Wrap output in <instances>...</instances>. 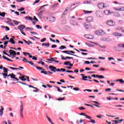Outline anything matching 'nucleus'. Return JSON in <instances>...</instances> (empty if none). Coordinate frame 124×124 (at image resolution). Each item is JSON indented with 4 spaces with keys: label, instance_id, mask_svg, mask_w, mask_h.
Masks as SVG:
<instances>
[{
    "label": "nucleus",
    "instance_id": "obj_1",
    "mask_svg": "<svg viewBox=\"0 0 124 124\" xmlns=\"http://www.w3.org/2000/svg\"><path fill=\"white\" fill-rule=\"evenodd\" d=\"M23 111H24V104H23V102H21V105L20 106L19 108V114H20V117L21 118V119H23L24 118V114H23Z\"/></svg>",
    "mask_w": 124,
    "mask_h": 124
},
{
    "label": "nucleus",
    "instance_id": "obj_2",
    "mask_svg": "<svg viewBox=\"0 0 124 124\" xmlns=\"http://www.w3.org/2000/svg\"><path fill=\"white\" fill-rule=\"evenodd\" d=\"M95 34H97V35H104V34H106V33L103 30H99L95 31Z\"/></svg>",
    "mask_w": 124,
    "mask_h": 124
},
{
    "label": "nucleus",
    "instance_id": "obj_3",
    "mask_svg": "<svg viewBox=\"0 0 124 124\" xmlns=\"http://www.w3.org/2000/svg\"><path fill=\"white\" fill-rule=\"evenodd\" d=\"M25 28H26V26H25L24 25H21L17 27V29L20 31L21 33L22 34H23V35H26V33H24L23 32Z\"/></svg>",
    "mask_w": 124,
    "mask_h": 124
},
{
    "label": "nucleus",
    "instance_id": "obj_4",
    "mask_svg": "<svg viewBox=\"0 0 124 124\" xmlns=\"http://www.w3.org/2000/svg\"><path fill=\"white\" fill-rule=\"evenodd\" d=\"M62 53H64L65 54H67L68 55H72V56H74L75 57H78V56L75 54H75V52H74V51H73L64 50L62 51ZM70 53H72V54Z\"/></svg>",
    "mask_w": 124,
    "mask_h": 124
},
{
    "label": "nucleus",
    "instance_id": "obj_5",
    "mask_svg": "<svg viewBox=\"0 0 124 124\" xmlns=\"http://www.w3.org/2000/svg\"><path fill=\"white\" fill-rule=\"evenodd\" d=\"M106 24L110 27H113V26H115V22L113 20H108L106 22Z\"/></svg>",
    "mask_w": 124,
    "mask_h": 124
},
{
    "label": "nucleus",
    "instance_id": "obj_6",
    "mask_svg": "<svg viewBox=\"0 0 124 124\" xmlns=\"http://www.w3.org/2000/svg\"><path fill=\"white\" fill-rule=\"evenodd\" d=\"M9 77L12 79H14L15 80H16V81H19V79L18 78H15V77H16V75H15L13 74H11L8 75V77Z\"/></svg>",
    "mask_w": 124,
    "mask_h": 124
},
{
    "label": "nucleus",
    "instance_id": "obj_7",
    "mask_svg": "<svg viewBox=\"0 0 124 124\" xmlns=\"http://www.w3.org/2000/svg\"><path fill=\"white\" fill-rule=\"evenodd\" d=\"M98 7L99 9H103L105 7V4L102 2L99 3L98 4Z\"/></svg>",
    "mask_w": 124,
    "mask_h": 124
},
{
    "label": "nucleus",
    "instance_id": "obj_8",
    "mask_svg": "<svg viewBox=\"0 0 124 124\" xmlns=\"http://www.w3.org/2000/svg\"><path fill=\"white\" fill-rule=\"evenodd\" d=\"M47 19L51 22V23H54L56 21V17L54 16H50L49 18H47Z\"/></svg>",
    "mask_w": 124,
    "mask_h": 124
},
{
    "label": "nucleus",
    "instance_id": "obj_9",
    "mask_svg": "<svg viewBox=\"0 0 124 124\" xmlns=\"http://www.w3.org/2000/svg\"><path fill=\"white\" fill-rule=\"evenodd\" d=\"M95 14L97 17H99L100 18L102 17V12L99 11H97L95 13Z\"/></svg>",
    "mask_w": 124,
    "mask_h": 124
},
{
    "label": "nucleus",
    "instance_id": "obj_10",
    "mask_svg": "<svg viewBox=\"0 0 124 124\" xmlns=\"http://www.w3.org/2000/svg\"><path fill=\"white\" fill-rule=\"evenodd\" d=\"M112 34L113 36H118V37L123 36V34L119 32H114Z\"/></svg>",
    "mask_w": 124,
    "mask_h": 124
},
{
    "label": "nucleus",
    "instance_id": "obj_11",
    "mask_svg": "<svg viewBox=\"0 0 124 124\" xmlns=\"http://www.w3.org/2000/svg\"><path fill=\"white\" fill-rule=\"evenodd\" d=\"M93 103H95L93 104V106H95V107H97L98 108H100V106H99L100 104L98 103V102L94 101Z\"/></svg>",
    "mask_w": 124,
    "mask_h": 124
},
{
    "label": "nucleus",
    "instance_id": "obj_12",
    "mask_svg": "<svg viewBox=\"0 0 124 124\" xmlns=\"http://www.w3.org/2000/svg\"><path fill=\"white\" fill-rule=\"evenodd\" d=\"M49 68L50 69L51 71H53V72H56V67L54 66L50 65L49 66Z\"/></svg>",
    "mask_w": 124,
    "mask_h": 124
},
{
    "label": "nucleus",
    "instance_id": "obj_13",
    "mask_svg": "<svg viewBox=\"0 0 124 124\" xmlns=\"http://www.w3.org/2000/svg\"><path fill=\"white\" fill-rule=\"evenodd\" d=\"M0 116H2L3 115V110H4V108L2 106L0 107Z\"/></svg>",
    "mask_w": 124,
    "mask_h": 124
},
{
    "label": "nucleus",
    "instance_id": "obj_14",
    "mask_svg": "<svg viewBox=\"0 0 124 124\" xmlns=\"http://www.w3.org/2000/svg\"><path fill=\"white\" fill-rule=\"evenodd\" d=\"M9 53L10 55H13L14 56H16L17 55V54H16V51L12 49L10 50Z\"/></svg>",
    "mask_w": 124,
    "mask_h": 124
},
{
    "label": "nucleus",
    "instance_id": "obj_15",
    "mask_svg": "<svg viewBox=\"0 0 124 124\" xmlns=\"http://www.w3.org/2000/svg\"><path fill=\"white\" fill-rule=\"evenodd\" d=\"M93 18L92 16H89L87 17L86 21L87 22H88V23H90L91 22H93Z\"/></svg>",
    "mask_w": 124,
    "mask_h": 124
},
{
    "label": "nucleus",
    "instance_id": "obj_16",
    "mask_svg": "<svg viewBox=\"0 0 124 124\" xmlns=\"http://www.w3.org/2000/svg\"><path fill=\"white\" fill-rule=\"evenodd\" d=\"M102 40L103 41H107L108 42H109V41H111V39H110V38H106V37H104L102 39Z\"/></svg>",
    "mask_w": 124,
    "mask_h": 124
},
{
    "label": "nucleus",
    "instance_id": "obj_17",
    "mask_svg": "<svg viewBox=\"0 0 124 124\" xmlns=\"http://www.w3.org/2000/svg\"><path fill=\"white\" fill-rule=\"evenodd\" d=\"M2 57L4 60H7V61H8L9 62H13V60L9 59L8 58L5 57L4 55H3Z\"/></svg>",
    "mask_w": 124,
    "mask_h": 124
},
{
    "label": "nucleus",
    "instance_id": "obj_18",
    "mask_svg": "<svg viewBox=\"0 0 124 124\" xmlns=\"http://www.w3.org/2000/svg\"><path fill=\"white\" fill-rule=\"evenodd\" d=\"M34 66L35 67H36V68H37V69H38V70H44V69H43V68L40 67L39 66H36V65H34Z\"/></svg>",
    "mask_w": 124,
    "mask_h": 124
},
{
    "label": "nucleus",
    "instance_id": "obj_19",
    "mask_svg": "<svg viewBox=\"0 0 124 124\" xmlns=\"http://www.w3.org/2000/svg\"><path fill=\"white\" fill-rule=\"evenodd\" d=\"M83 12L85 14H89L90 13H93V11H86L85 10H83Z\"/></svg>",
    "mask_w": 124,
    "mask_h": 124
},
{
    "label": "nucleus",
    "instance_id": "obj_20",
    "mask_svg": "<svg viewBox=\"0 0 124 124\" xmlns=\"http://www.w3.org/2000/svg\"><path fill=\"white\" fill-rule=\"evenodd\" d=\"M29 58H32V60H33L34 61H37V58L35 56H32L31 55L29 56Z\"/></svg>",
    "mask_w": 124,
    "mask_h": 124
},
{
    "label": "nucleus",
    "instance_id": "obj_21",
    "mask_svg": "<svg viewBox=\"0 0 124 124\" xmlns=\"http://www.w3.org/2000/svg\"><path fill=\"white\" fill-rule=\"evenodd\" d=\"M104 13L106 15H108V14H112L113 12H110V11L106 10L104 11Z\"/></svg>",
    "mask_w": 124,
    "mask_h": 124
},
{
    "label": "nucleus",
    "instance_id": "obj_22",
    "mask_svg": "<svg viewBox=\"0 0 124 124\" xmlns=\"http://www.w3.org/2000/svg\"><path fill=\"white\" fill-rule=\"evenodd\" d=\"M84 37H85V38H87L88 39H93V37H90V35L89 34L85 35Z\"/></svg>",
    "mask_w": 124,
    "mask_h": 124
},
{
    "label": "nucleus",
    "instance_id": "obj_23",
    "mask_svg": "<svg viewBox=\"0 0 124 124\" xmlns=\"http://www.w3.org/2000/svg\"><path fill=\"white\" fill-rule=\"evenodd\" d=\"M3 73H6V74L8 73V69H7V68H6L5 67H3Z\"/></svg>",
    "mask_w": 124,
    "mask_h": 124
},
{
    "label": "nucleus",
    "instance_id": "obj_24",
    "mask_svg": "<svg viewBox=\"0 0 124 124\" xmlns=\"http://www.w3.org/2000/svg\"><path fill=\"white\" fill-rule=\"evenodd\" d=\"M8 41V42H10L12 44H15V43H16L12 38H11L10 40Z\"/></svg>",
    "mask_w": 124,
    "mask_h": 124
},
{
    "label": "nucleus",
    "instance_id": "obj_25",
    "mask_svg": "<svg viewBox=\"0 0 124 124\" xmlns=\"http://www.w3.org/2000/svg\"><path fill=\"white\" fill-rule=\"evenodd\" d=\"M42 46H46V47H49L50 46V45L49 44V43L46 44V43H44L42 44Z\"/></svg>",
    "mask_w": 124,
    "mask_h": 124
},
{
    "label": "nucleus",
    "instance_id": "obj_26",
    "mask_svg": "<svg viewBox=\"0 0 124 124\" xmlns=\"http://www.w3.org/2000/svg\"><path fill=\"white\" fill-rule=\"evenodd\" d=\"M9 68H10V69H12L13 70H18L19 69H20L18 68H14L13 67H9Z\"/></svg>",
    "mask_w": 124,
    "mask_h": 124
},
{
    "label": "nucleus",
    "instance_id": "obj_27",
    "mask_svg": "<svg viewBox=\"0 0 124 124\" xmlns=\"http://www.w3.org/2000/svg\"><path fill=\"white\" fill-rule=\"evenodd\" d=\"M46 118L47 119V121H48L49 123H50L51 124H54V123H53V122H52V120H51V119L49 118V117H48V116L47 115H46Z\"/></svg>",
    "mask_w": 124,
    "mask_h": 124
},
{
    "label": "nucleus",
    "instance_id": "obj_28",
    "mask_svg": "<svg viewBox=\"0 0 124 124\" xmlns=\"http://www.w3.org/2000/svg\"><path fill=\"white\" fill-rule=\"evenodd\" d=\"M49 5L48 4H46L44 5L43 6H41L40 8L38 9V10H41L43 7H45V6H48Z\"/></svg>",
    "mask_w": 124,
    "mask_h": 124
},
{
    "label": "nucleus",
    "instance_id": "obj_29",
    "mask_svg": "<svg viewBox=\"0 0 124 124\" xmlns=\"http://www.w3.org/2000/svg\"><path fill=\"white\" fill-rule=\"evenodd\" d=\"M5 14H6V13L4 12L1 13L0 12V16H1V17H5Z\"/></svg>",
    "mask_w": 124,
    "mask_h": 124
},
{
    "label": "nucleus",
    "instance_id": "obj_30",
    "mask_svg": "<svg viewBox=\"0 0 124 124\" xmlns=\"http://www.w3.org/2000/svg\"><path fill=\"white\" fill-rule=\"evenodd\" d=\"M1 75H3L4 79L6 78V77H8V75L7 74L1 73Z\"/></svg>",
    "mask_w": 124,
    "mask_h": 124
},
{
    "label": "nucleus",
    "instance_id": "obj_31",
    "mask_svg": "<svg viewBox=\"0 0 124 124\" xmlns=\"http://www.w3.org/2000/svg\"><path fill=\"white\" fill-rule=\"evenodd\" d=\"M9 40V38L8 37H7V36H5V37L2 38V41H3V40Z\"/></svg>",
    "mask_w": 124,
    "mask_h": 124
},
{
    "label": "nucleus",
    "instance_id": "obj_32",
    "mask_svg": "<svg viewBox=\"0 0 124 124\" xmlns=\"http://www.w3.org/2000/svg\"><path fill=\"white\" fill-rule=\"evenodd\" d=\"M65 48H66V47H65V46H61V47H59V49L60 50H63V49H65Z\"/></svg>",
    "mask_w": 124,
    "mask_h": 124
},
{
    "label": "nucleus",
    "instance_id": "obj_33",
    "mask_svg": "<svg viewBox=\"0 0 124 124\" xmlns=\"http://www.w3.org/2000/svg\"><path fill=\"white\" fill-rule=\"evenodd\" d=\"M118 47H121V48H124V44H119L118 45Z\"/></svg>",
    "mask_w": 124,
    "mask_h": 124
},
{
    "label": "nucleus",
    "instance_id": "obj_34",
    "mask_svg": "<svg viewBox=\"0 0 124 124\" xmlns=\"http://www.w3.org/2000/svg\"><path fill=\"white\" fill-rule=\"evenodd\" d=\"M70 64V62H65L63 63L64 65H69Z\"/></svg>",
    "mask_w": 124,
    "mask_h": 124
},
{
    "label": "nucleus",
    "instance_id": "obj_35",
    "mask_svg": "<svg viewBox=\"0 0 124 124\" xmlns=\"http://www.w3.org/2000/svg\"><path fill=\"white\" fill-rule=\"evenodd\" d=\"M22 61L24 62H28L29 61H28V60L26 59V58L24 57L23 58Z\"/></svg>",
    "mask_w": 124,
    "mask_h": 124
},
{
    "label": "nucleus",
    "instance_id": "obj_36",
    "mask_svg": "<svg viewBox=\"0 0 124 124\" xmlns=\"http://www.w3.org/2000/svg\"><path fill=\"white\" fill-rule=\"evenodd\" d=\"M40 1V0H36L33 3V5H35L36 3H38Z\"/></svg>",
    "mask_w": 124,
    "mask_h": 124
},
{
    "label": "nucleus",
    "instance_id": "obj_37",
    "mask_svg": "<svg viewBox=\"0 0 124 124\" xmlns=\"http://www.w3.org/2000/svg\"><path fill=\"white\" fill-rule=\"evenodd\" d=\"M56 89H57L58 92H60V93H62V90H61L59 87H56Z\"/></svg>",
    "mask_w": 124,
    "mask_h": 124
},
{
    "label": "nucleus",
    "instance_id": "obj_38",
    "mask_svg": "<svg viewBox=\"0 0 124 124\" xmlns=\"http://www.w3.org/2000/svg\"><path fill=\"white\" fill-rule=\"evenodd\" d=\"M13 22L16 25H19V23L18 22V21H17V20H13Z\"/></svg>",
    "mask_w": 124,
    "mask_h": 124
},
{
    "label": "nucleus",
    "instance_id": "obj_39",
    "mask_svg": "<svg viewBox=\"0 0 124 124\" xmlns=\"http://www.w3.org/2000/svg\"><path fill=\"white\" fill-rule=\"evenodd\" d=\"M17 83H19L20 84H22V85H25V86H29V85H28L27 83L22 82L21 81H18V82H17Z\"/></svg>",
    "mask_w": 124,
    "mask_h": 124
},
{
    "label": "nucleus",
    "instance_id": "obj_40",
    "mask_svg": "<svg viewBox=\"0 0 124 124\" xmlns=\"http://www.w3.org/2000/svg\"><path fill=\"white\" fill-rule=\"evenodd\" d=\"M25 43H26V44H28V45H30V44H32V43H31V41H25Z\"/></svg>",
    "mask_w": 124,
    "mask_h": 124
},
{
    "label": "nucleus",
    "instance_id": "obj_41",
    "mask_svg": "<svg viewBox=\"0 0 124 124\" xmlns=\"http://www.w3.org/2000/svg\"><path fill=\"white\" fill-rule=\"evenodd\" d=\"M17 10L18 11H24V10H25V8L21 7L20 9H18Z\"/></svg>",
    "mask_w": 124,
    "mask_h": 124
},
{
    "label": "nucleus",
    "instance_id": "obj_42",
    "mask_svg": "<svg viewBox=\"0 0 124 124\" xmlns=\"http://www.w3.org/2000/svg\"><path fill=\"white\" fill-rule=\"evenodd\" d=\"M23 55H24V56H28V55H29V56H31V54H30V53L23 52Z\"/></svg>",
    "mask_w": 124,
    "mask_h": 124
},
{
    "label": "nucleus",
    "instance_id": "obj_43",
    "mask_svg": "<svg viewBox=\"0 0 124 124\" xmlns=\"http://www.w3.org/2000/svg\"><path fill=\"white\" fill-rule=\"evenodd\" d=\"M65 98V97H63L62 98H60L57 99V100H59V101L64 100Z\"/></svg>",
    "mask_w": 124,
    "mask_h": 124
},
{
    "label": "nucleus",
    "instance_id": "obj_44",
    "mask_svg": "<svg viewBox=\"0 0 124 124\" xmlns=\"http://www.w3.org/2000/svg\"><path fill=\"white\" fill-rule=\"evenodd\" d=\"M85 118H86V119H89V120H91L92 117H91L90 116H89V115H85Z\"/></svg>",
    "mask_w": 124,
    "mask_h": 124
},
{
    "label": "nucleus",
    "instance_id": "obj_45",
    "mask_svg": "<svg viewBox=\"0 0 124 124\" xmlns=\"http://www.w3.org/2000/svg\"><path fill=\"white\" fill-rule=\"evenodd\" d=\"M28 63L34 66L33 62H31V61H28Z\"/></svg>",
    "mask_w": 124,
    "mask_h": 124
},
{
    "label": "nucleus",
    "instance_id": "obj_46",
    "mask_svg": "<svg viewBox=\"0 0 124 124\" xmlns=\"http://www.w3.org/2000/svg\"><path fill=\"white\" fill-rule=\"evenodd\" d=\"M78 109L79 110H85V109H86V108L83 107H78Z\"/></svg>",
    "mask_w": 124,
    "mask_h": 124
},
{
    "label": "nucleus",
    "instance_id": "obj_47",
    "mask_svg": "<svg viewBox=\"0 0 124 124\" xmlns=\"http://www.w3.org/2000/svg\"><path fill=\"white\" fill-rule=\"evenodd\" d=\"M83 92H93V91L91 90L90 89H85V90H83Z\"/></svg>",
    "mask_w": 124,
    "mask_h": 124
},
{
    "label": "nucleus",
    "instance_id": "obj_48",
    "mask_svg": "<svg viewBox=\"0 0 124 124\" xmlns=\"http://www.w3.org/2000/svg\"><path fill=\"white\" fill-rule=\"evenodd\" d=\"M36 90H33V92L34 93H37V92L39 91V89H37V88H35Z\"/></svg>",
    "mask_w": 124,
    "mask_h": 124
},
{
    "label": "nucleus",
    "instance_id": "obj_49",
    "mask_svg": "<svg viewBox=\"0 0 124 124\" xmlns=\"http://www.w3.org/2000/svg\"><path fill=\"white\" fill-rule=\"evenodd\" d=\"M94 78H99V75H93Z\"/></svg>",
    "mask_w": 124,
    "mask_h": 124
},
{
    "label": "nucleus",
    "instance_id": "obj_50",
    "mask_svg": "<svg viewBox=\"0 0 124 124\" xmlns=\"http://www.w3.org/2000/svg\"><path fill=\"white\" fill-rule=\"evenodd\" d=\"M26 30H30V31H33V29L32 28H29V27H27L26 28Z\"/></svg>",
    "mask_w": 124,
    "mask_h": 124
},
{
    "label": "nucleus",
    "instance_id": "obj_51",
    "mask_svg": "<svg viewBox=\"0 0 124 124\" xmlns=\"http://www.w3.org/2000/svg\"><path fill=\"white\" fill-rule=\"evenodd\" d=\"M73 90L74 91H80V89L78 88H74Z\"/></svg>",
    "mask_w": 124,
    "mask_h": 124
},
{
    "label": "nucleus",
    "instance_id": "obj_52",
    "mask_svg": "<svg viewBox=\"0 0 124 124\" xmlns=\"http://www.w3.org/2000/svg\"><path fill=\"white\" fill-rule=\"evenodd\" d=\"M119 82L121 83V84H124V81L123 79H120Z\"/></svg>",
    "mask_w": 124,
    "mask_h": 124
},
{
    "label": "nucleus",
    "instance_id": "obj_53",
    "mask_svg": "<svg viewBox=\"0 0 124 124\" xmlns=\"http://www.w3.org/2000/svg\"><path fill=\"white\" fill-rule=\"evenodd\" d=\"M80 51H81V52H87L88 50L87 49H79Z\"/></svg>",
    "mask_w": 124,
    "mask_h": 124
},
{
    "label": "nucleus",
    "instance_id": "obj_54",
    "mask_svg": "<svg viewBox=\"0 0 124 124\" xmlns=\"http://www.w3.org/2000/svg\"><path fill=\"white\" fill-rule=\"evenodd\" d=\"M42 13H43V12H42V11L40 12L38 14V16H42Z\"/></svg>",
    "mask_w": 124,
    "mask_h": 124
},
{
    "label": "nucleus",
    "instance_id": "obj_55",
    "mask_svg": "<svg viewBox=\"0 0 124 124\" xmlns=\"http://www.w3.org/2000/svg\"><path fill=\"white\" fill-rule=\"evenodd\" d=\"M45 41H46V38H44L43 39H42L41 40V42H45Z\"/></svg>",
    "mask_w": 124,
    "mask_h": 124
},
{
    "label": "nucleus",
    "instance_id": "obj_56",
    "mask_svg": "<svg viewBox=\"0 0 124 124\" xmlns=\"http://www.w3.org/2000/svg\"><path fill=\"white\" fill-rule=\"evenodd\" d=\"M111 122L114 123L115 124H118V120H112Z\"/></svg>",
    "mask_w": 124,
    "mask_h": 124
},
{
    "label": "nucleus",
    "instance_id": "obj_57",
    "mask_svg": "<svg viewBox=\"0 0 124 124\" xmlns=\"http://www.w3.org/2000/svg\"><path fill=\"white\" fill-rule=\"evenodd\" d=\"M66 72L69 73H73V71H69L68 70H67V71H66Z\"/></svg>",
    "mask_w": 124,
    "mask_h": 124
},
{
    "label": "nucleus",
    "instance_id": "obj_58",
    "mask_svg": "<svg viewBox=\"0 0 124 124\" xmlns=\"http://www.w3.org/2000/svg\"><path fill=\"white\" fill-rule=\"evenodd\" d=\"M3 54H4L5 55H6V56H8V57H11V56L9 55V54H7L6 52H5V51L3 52Z\"/></svg>",
    "mask_w": 124,
    "mask_h": 124
},
{
    "label": "nucleus",
    "instance_id": "obj_59",
    "mask_svg": "<svg viewBox=\"0 0 124 124\" xmlns=\"http://www.w3.org/2000/svg\"><path fill=\"white\" fill-rule=\"evenodd\" d=\"M99 78L100 79H104V76H102V75L99 76Z\"/></svg>",
    "mask_w": 124,
    "mask_h": 124
},
{
    "label": "nucleus",
    "instance_id": "obj_60",
    "mask_svg": "<svg viewBox=\"0 0 124 124\" xmlns=\"http://www.w3.org/2000/svg\"><path fill=\"white\" fill-rule=\"evenodd\" d=\"M74 72H75V73H78V72H79V70L76 69L74 71Z\"/></svg>",
    "mask_w": 124,
    "mask_h": 124
},
{
    "label": "nucleus",
    "instance_id": "obj_61",
    "mask_svg": "<svg viewBox=\"0 0 124 124\" xmlns=\"http://www.w3.org/2000/svg\"><path fill=\"white\" fill-rule=\"evenodd\" d=\"M123 121H124V119H121V120H117V123H118V124H119V123H121L122 122H123Z\"/></svg>",
    "mask_w": 124,
    "mask_h": 124
},
{
    "label": "nucleus",
    "instance_id": "obj_62",
    "mask_svg": "<svg viewBox=\"0 0 124 124\" xmlns=\"http://www.w3.org/2000/svg\"><path fill=\"white\" fill-rule=\"evenodd\" d=\"M61 71H62V72H64V71H66V70L65 69H63V68H61Z\"/></svg>",
    "mask_w": 124,
    "mask_h": 124
},
{
    "label": "nucleus",
    "instance_id": "obj_63",
    "mask_svg": "<svg viewBox=\"0 0 124 124\" xmlns=\"http://www.w3.org/2000/svg\"><path fill=\"white\" fill-rule=\"evenodd\" d=\"M110 91H111V88H108L105 90L106 92H109Z\"/></svg>",
    "mask_w": 124,
    "mask_h": 124
},
{
    "label": "nucleus",
    "instance_id": "obj_64",
    "mask_svg": "<svg viewBox=\"0 0 124 124\" xmlns=\"http://www.w3.org/2000/svg\"><path fill=\"white\" fill-rule=\"evenodd\" d=\"M57 47V45H53L51 46V47L52 48H56Z\"/></svg>",
    "mask_w": 124,
    "mask_h": 124
}]
</instances>
